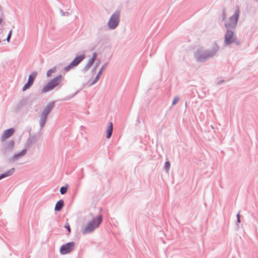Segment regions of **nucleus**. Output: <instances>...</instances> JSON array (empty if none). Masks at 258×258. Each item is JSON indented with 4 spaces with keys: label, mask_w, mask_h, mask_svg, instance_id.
Masks as SVG:
<instances>
[{
    "label": "nucleus",
    "mask_w": 258,
    "mask_h": 258,
    "mask_svg": "<svg viewBox=\"0 0 258 258\" xmlns=\"http://www.w3.org/2000/svg\"><path fill=\"white\" fill-rule=\"evenodd\" d=\"M65 227L68 229L69 232H71V228L69 225H66Z\"/></svg>",
    "instance_id": "c756f323"
},
{
    "label": "nucleus",
    "mask_w": 258,
    "mask_h": 258,
    "mask_svg": "<svg viewBox=\"0 0 258 258\" xmlns=\"http://www.w3.org/2000/svg\"><path fill=\"white\" fill-rule=\"evenodd\" d=\"M237 222L238 223H239L240 222V213H237Z\"/></svg>",
    "instance_id": "c85d7f7f"
},
{
    "label": "nucleus",
    "mask_w": 258,
    "mask_h": 258,
    "mask_svg": "<svg viewBox=\"0 0 258 258\" xmlns=\"http://www.w3.org/2000/svg\"><path fill=\"white\" fill-rule=\"evenodd\" d=\"M58 83L57 82H50L47 86L44 87L42 90L43 92H47L52 90L55 86H57Z\"/></svg>",
    "instance_id": "f8f14e48"
},
{
    "label": "nucleus",
    "mask_w": 258,
    "mask_h": 258,
    "mask_svg": "<svg viewBox=\"0 0 258 258\" xmlns=\"http://www.w3.org/2000/svg\"><path fill=\"white\" fill-rule=\"evenodd\" d=\"M255 1L258 2V0H255Z\"/></svg>",
    "instance_id": "473e14b6"
},
{
    "label": "nucleus",
    "mask_w": 258,
    "mask_h": 258,
    "mask_svg": "<svg viewBox=\"0 0 258 258\" xmlns=\"http://www.w3.org/2000/svg\"><path fill=\"white\" fill-rule=\"evenodd\" d=\"M59 11L60 13L61 14V15L62 16H68L70 15V13L69 12H64L61 9H59Z\"/></svg>",
    "instance_id": "4be33fe9"
},
{
    "label": "nucleus",
    "mask_w": 258,
    "mask_h": 258,
    "mask_svg": "<svg viewBox=\"0 0 258 258\" xmlns=\"http://www.w3.org/2000/svg\"><path fill=\"white\" fill-rule=\"evenodd\" d=\"M96 57H97V54L96 53H94L92 55V58L89 60L87 63L86 64V66L83 68V71L84 72H86L91 67V66L94 62Z\"/></svg>",
    "instance_id": "9b49d317"
},
{
    "label": "nucleus",
    "mask_w": 258,
    "mask_h": 258,
    "mask_svg": "<svg viewBox=\"0 0 258 258\" xmlns=\"http://www.w3.org/2000/svg\"><path fill=\"white\" fill-rule=\"evenodd\" d=\"M104 67H105V65H103L101 67V68L100 69V70L98 72L97 75L96 76L95 78H94V79L93 81H98V80L99 79V78L100 77V76L101 75V74L102 73V71H103V70Z\"/></svg>",
    "instance_id": "f3484780"
},
{
    "label": "nucleus",
    "mask_w": 258,
    "mask_h": 258,
    "mask_svg": "<svg viewBox=\"0 0 258 258\" xmlns=\"http://www.w3.org/2000/svg\"><path fill=\"white\" fill-rule=\"evenodd\" d=\"M37 76V73L33 72L29 76L27 81H34Z\"/></svg>",
    "instance_id": "6ab92c4d"
},
{
    "label": "nucleus",
    "mask_w": 258,
    "mask_h": 258,
    "mask_svg": "<svg viewBox=\"0 0 258 258\" xmlns=\"http://www.w3.org/2000/svg\"><path fill=\"white\" fill-rule=\"evenodd\" d=\"M120 15V12L119 10H116L112 14L107 23L109 29L113 30L117 27L119 23Z\"/></svg>",
    "instance_id": "20e7f679"
},
{
    "label": "nucleus",
    "mask_w": 258,
    "mask_h": 258,
    "mask_svg": "<svg viewBox=\"0 0 258 258\" xmlns=\"http://www.w3.org/2000/svg\"><path fill=\"white\" fill-rule=\"evenodd\" d=\"M14 171L15 168H13L10 170L8 171L7 172L2 174L1 175H0V179L11 175L14 173Z\"/></svg>",
    "instance_id": "4468645a"
},
{
    "label": "nucleus",
    "mask_w": 258,
    "mask_h": 258,
    "mask_svg": "<svg viewBox=\"0 0 258 258\" xmlns=\"http://www.w3.org/2000/svg\"><path fill=\"white\" fill-rule=\"evenodd\" d=\"M75 243L74 242H69L61 246L60 252L61 254H66L71 252L74 248Z\"/></svg>",
    "instance_id": "1a4fd4ad"
},
{
    "label": "nucleus",
    "mask_w": 258,
    "mask_h": 258,
    "mask_svg": "<svg viewBox=\"0 0 258 258\" xmlns=\"http://www.w3.org/2000/svg\"><path fill=\"white\" fill-rule=\"evenodd\" d=\"M234 40H235L233 43H235L236 45H239L240 43L239 41L237 40V37L235 38Z\"/></svg>",
    "instance_id": "cd10ccee"
},
{
    "label": "nucleus",
    "mask_w": 258,
    "mask_h": 258,
    "mask_svg": "<svg viewBox=\"0 0 258 258\" xmlns=\"http://www.w3.org/2000/svg\"><path fill=\"white\" fill-rule=\"evenodd\" d=\"M112 130H113V124L111 122H109V125L106 131L107 132V138L109 139L110 138L112 133Z\"/></svg>",
    "instance_id": "2eb2a0df"
},
{
    "label": "nucleus",
    "mask_w": 258,
    "mask_h": 258,
    "mask_svg": "<svg viewBox=\"0 0 258 258\" xmlns=\"http://www.w3.org/2000/svg\"><path fill=\"white\" fill-rule=\"evenodd\" d=\"M236 37L234 35L233 30H227L224 36V43L226 45H229L233 43L235 40V38Z\"/></svg>",
    "instance_id": "0eeeda50"
},
{
    "label": "nucleus",
    "mask_w": 258,
    "mask_h": 258,
    "mask_svg": "<svg viewBox=\"0 0 258 258\" xmlns=\"http://www.w3.org/2000/svg\"><path fill=\"white\" fill-rule=\"evenodd\" d=\"M179 97L178 96H176L172 101V105H174L175 104H176V103L179 101Z\"/></svg>",
    "instance_id": "393cba45"
},
{
    "label": "nucleus",
    "mask_w": 258,
    "mask_h": 258,
    "mask_svg": "<svg viewBox=\"0 0 258 258\" xmlns=\"http://www.w3.org/2000/svg\"><path fill=\"white\" fill-rule=\"evenodd\" d=\"M26 150H23L20 153L15 155L13 157L12 159L14 160H16V159H18L19 157L23 156V155H24L26 154Z\"/></svg>",
    "instance_id": "a211bd4d"
},
{
    "label": "nucleus",
    "mask_w": 258,
    "mask_h": 258,
    "mask_svg": "<svg viewBox=\"0 0 258 258\" xmlns=\"http://www.w3.org/2000/svg\"><path fill=\"white\" fill-rule=\"evenodd\" d=\"M102 221V216L101 215H99L87 223L82 231L83 234H86L93 232L96 228L99 226Z\"/></svg>",
    "instance_id": "f03ea898"
},
{
    "label": "nucleus",
    "mask_w": 258,
    "mask_h": 258,
    "mask_svg": "<svg viewBox=\"0 0 258 258\" xmlns=\"http://www.w3.org/2000/svg\"><path fill=\"white\" fill-rule=\"evenodd\" d=\"M52 107H53V104L52 103L49 104L46 106V107L44 109L43 111H42V112L41 113V122H40V124H41V126H43L45 124L47 115L50 112Z\"/></svg>",
    "instance_id": "6e6552de"
},
{
    "label": "nucleus",
    "mask_w": 258,
    "mask_h": 258,
    "mask_svg": "<svg viewBox=\"0 0 258 258\" xmlns=\"http://www.w3.org/2000/svg\"><path fill=\"white\" fill-rule=\"evenodd\" d=\"M11 36H12V30H11L9 33H8V35L7 36V38L6 39L7 42H9L10 41V40L11 38Z\"/></svg>",
    "instance_id": "a878e982"
},
{
    "label": "nucleus",
    "mask_w": 258,
    "mask_h": 258,
    "mask_svg": "<svg viewBox=\"0 0 258 258\" xmlns=\"http://www.w3.org/2000/svg\"><path fill=\"white\" fill-rule=\"evenodd\" d=\"M14 132L15 130L13 128L5 130L1 137V140L2 141H5L7 139L11 137L14 134Z\"/></svg>",
    "instance_id": "9d476101"
},
{
    "label": "nucleus",
    "mask_w": 258,
    "mask_h": 258,
    "mask_svg": "<svg viewBox=\"0 0 258 258\" xmlns=\"http://www.w3.org/2000/svg\"><path fill=\"white\" fill-rule=\"evenodd\" d=\"M239 12V7H237L234 14L224 24V26L227 30H234L235 29L238 21Z\"/></svg>",
    "instance_id": "7ed1b4c3"
},
{
    "label": "nucleus",
    "mask_w": 258,
    "mask_h": 258,
    "mask_svg": "<svg viewBox=\"0 0 258 258\" xmlns=\"http://www.w3.org/2000/svg\"><path fill=\"white\" fill-rule=\"evenodd\" d=\"M67 191V187L62 186L60 189V192L62 195H63L66 193Z\"/></svg>",
    "instance_id": "5701e85b"
},
{
    "label": "nucleus",
    "mask_w": 258,
    "mask_h": 258,
    "mask_svg": "<svg viewBox=\"0 0 258 258\" xmlns=\"http://www.w3.org/2000/svg\"><path fill=\"white\" fill-rule=\"evenodd\" d=\"M85 58L84 54L77 56L69 65L63 68L64 72H67L71 69L77 66Z\"/></svg>",
    "instance_id": "423d86ee"
},
{
    "label": "nucleus",
    "mask_w": 258,
    "mask_h": 258,
    "mask_svg": "<svg viewBox=\"0 0 258 258\" xmlns=\"http://www.w3.org/2000/svg\"><path fill=\"white\" fill-rule=\"evenodd\" d=\"M63 206V202L62 200H60L58 201L55 207V210L57 211H59L62 208Z\"/></svg>",
    "instance_id": "dca6fc26"
},
{
    "label": "nucleus",
    "mask_w": 258,
    "mask_h": 258,
    "mask_svg": "<svg viewBox=\"0 0 258 258\" xmlns=\"http://www.w3.org/2000/svg\"><path fill=\"white\" fill-rule=\"evenodd\" d=\"M2 21H3V19H2V18L1 17L0 18V25L1 24Z\"/></svg>",
    "instance_id": "7c9ffc66"
},
{
    "label": "nucleus",
    "mask_w": 258,
    "mask_h": 258,
    "mask_svg": "<svg viewBox=\"0 0 258 258\" xmlns=\"http://www.w3.org/2000/svg\"><path fill=\"white\" fill-rule=\"evenodd\" d=\"M62 79H64V78H62V75L59 74L58 75L55 76L53 78L50 79L49 81H60Z\"/></svg>",
    "instance_id": "aec40b11"
},
{
    "label": "nucleus",
    "mask_w": 258,
    "mask_h": 258,
    "mask_svg": "<svg viewBox=\"0 0 258 258\" xmlns=\"http://www.w3.org/2000/svg\"><path fill=\"white\" fill-rule=\"evenodd\" d=\"M226 18V14L224 11H223L221 19L222 21H225Z\"/></svg>",
    "instance_id": "b1692460"
},
{
    "label": "nucleus",
    "mask_w": 258,
    "mask_h": 258,
    "mask_svg": "<svg viewBox=\"0 0 258 258\" xmlns=\"http://www.w3.org/2000/svg\"><path fill=\"white\" fill-rule=\"evenodd\" d=\"M33 84V82H28V83L24 86L23 91H24L28 89Z\"/></svg>",
    "instance_id": "412c9836"
},
{
    "label": "nucleus",
    "mask_w": 258,
    "mask_h": 258,
    "mask_svg": "<svg viewBox=\"0 0 258 258\" xmlns=\"http://www.w3.org/2000/svg\"><path fill=\"white\" fill-rule=\"evenodd\" d=\"M85 58L84 54L77 56L69 65L63 68L64 72H67L71 69L77 66Z\"/></svg>",
    "instance_id": "39448f33"
},
{
    "label": "nucleus",
    "mask_w": 258,
    "mask_h": 258,
    "mask_svg": "<svg viewBox=\"0 0 258 258\" xmlns=\"http://www.w3.org/2000/svg\"><path fill=\"white\" fill-rule=\"evenodd\" d=\"M0 8H1V6H0Z\"/></svg>",
    "instance_id": "72a5a7b5"
},
{
    "label": "nucleus",
    "mask_w": 258,
    "mask_h": 258,
    "mask_svg": "<svg viewBox=\"0 0 258 258\" xmlns=\"http://www.w3.org/2000/svg\"><path fill=\"white\" fill-rule=\"evenodd\" d=\"M58 69H59V66H56L48 70L46 73V76L48 78L50 77L51 76V74L56 72Z\"/></svg>",
    "instance_id": "ddd939ff"
},
{
    "label": "nucleus",
    "mask_w": 258,
    "mask_h": 258,
    "mask_svg": "<svg viewBox=\"0 0 258 258\" xmlns=\"http://www.w3.org/2000/svg\"><path fill=\"white\" fill-rule=\"evenodd\" d=\"M170 164L169 162L167 161L165 163V168L167 170H168L169 169V168L170 167Z\"/></svg>",
    "instance_id": "bb28decb"
},
{
    "label": "nucleus",
    "mask_w": 258,
    "mask_h": 258,
    "mask_svg": "<svg viewBox=\"0 0 258 258\" xmlns=\"http://www.w3.org/2000/svg\"><path fill=\"white\" fill-rule=\"evenodd\" d=\"M11 144H12V146H13V144H14L13 142H11Z\"/></svg>",
    "instance_id": "2f4dec72"
},
{
    "label": "nucleus",
    "mask_w": 258,
    "mask_h": 258,
    "mask_svg": "<svg viewBox=\"0 0 258 258\" xmlns=\"http://www.w3.org/2000/svg\"><path fill=\"white\" fill-rule=\"evenodd\" d=\"M219 50V46L214 42L211 49H204L201 47L198 48L195 53V57L199 62H204L215 56Z\"/></svg>",
    "instance_id": "f257e3e1"
}]
</instances>
